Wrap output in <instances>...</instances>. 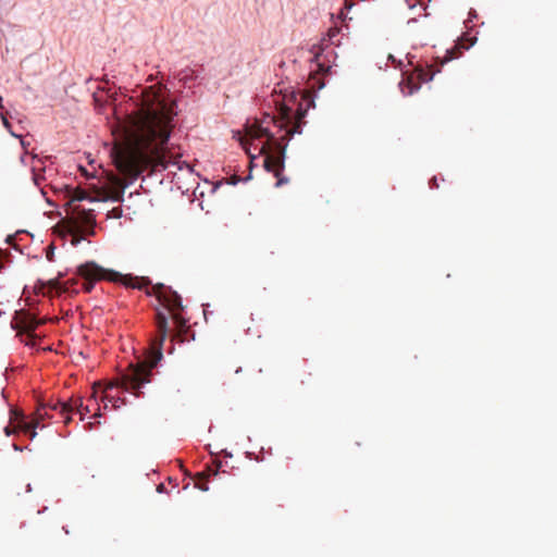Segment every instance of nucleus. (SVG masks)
Returning a JSON list of instances; mask_svg holds the SVG:
<instances>
[{"label": "nucleus", "mask_w": 557, "mask_h": 557, "mask_svg": "<svg viewBox=\"0 0 557 557\" xmlns=\"http://www.w3.org/2000/svg\"><path fill=\"white\" fill-rule=\"evenodd\" d=\"M37 327L35 318L26 312H21L15 319V329L26 333L34 332Z\"/></svg>", "instance_id": "nucleus-10"}, {"label": "nucleus", "mask_w": 557, "mask_h": 557, "mask_svg": "<svg viewBox=\"0 0 557 557\" xmlns=\"http://www.w3.org/2000/svg\"><path fill=\"white\" fill-rule=\"evenodd\" d=\"M174 102L162 99L151 88L144 96L141 107L127 115L123 124V141L112 148L116 169L126 177L136 180L148 166L176 164V157L165 145L174 127Z\"/></svg>", "instance_id": "nucleus-1"}, {"label": "nucleus", "mask_w": 557, "mask_h": 557, "mask_svg": "<svg viewBox=\"0 0 557 557\" xmlns=\"http://www.w3.org/2000/svg\"><path fill=\"white\" fill-rule=\"evenodd\" d=\"M320 57H321V53H320V52H317V53L314 54V61H315L317 66L319 67V70H320L321 72H327V71H330V66H325L323 63H321V61H320Z\"/></svg>", "instance_id": "nucleus-18"}, {"label": "nucleus", "mask_w": 557, "mask_h": 557, "mask_svg": "<svg viewBox=\"0 0 557 557\" xmlns=\"http://www.w3.org/2000/svg\"><path fill=\"white\" fill-rule=\"evenodd\" d=\"M475 42V38H461L454 48L446 51L445 57L436 58V62H438V66L434 69V64L428 65V69H423L422 66H418L414 69V72L407 77L404 83L405 86L401 88L405 95H412L420 88L421 83L430 82L435 73L440 72V67L451 61L453 59L461 55L462 50L469 49Z\"/></svg>", "instance_id": "nucleus-5"}, {"label": "nucleus", "mask_w": 557, "mask_h": 557, "mask_svg": "<svg viewBox=\"0 0 557 557\" xmlns=\"http://www.w3.org/2000/svg\"><path fill=\"white\" fill-rule=\"evenodd\" d=\"M70 216L65 220L67 233L71 235L73 246L78 245L85 236L95 234L96 219L94 210L79 206L70 208Z\"/></svg>", "instance_id": "nucleus-6"}, {"label": "nucleus", "mask_w": 557, "mask_h": 557, "mask_svg": "<svg viewBox=\"0 0 557 557\" xmlns=\"http://www.w3.org/2000/svg\"><path fill=\"white\" fill-rule=\"evenodd\" d=\"M83 173L87 175V171L85 169H82Z\"/></svg>", "instance_id": "nucleus-23"}, {"label": "nucleus", "mask_w": 557, "mask_h": 557, "mask_svg": "<svg viewBox=\"0 0 557 557\" xmlns=\"http://www.w3.org/2000/svg\"><path fill=\"white\" fill-rule=\"evenodd\" d=\"M156 325L158 336L152 341L147 357L135 364L131 363L126 371L121 375L120 380L116 383H110L104 389V393H108V391L119 386L123 391L131 392L136 396H140L143 394L141 388L145 384L151 382L152 370L163 357L162 346L169 334L168 317L161 311H158L156 314ZM103 400L111 403L112 408L114 409L120 408V406L124 404L121 398H115L113 396L109 397L108 394L104 395ZM107 408L108 403H104V409Z\"/></svg>", "instance_id": "nucleus-3"}, {"label": "nucleus", "mask_w": 557, "mask_h": 557, "mask_svg": "<svg viewBox=\"0 0 557 557\" xmlns=\"http://www.w3.org/2000/svg\"><path fill=\"white\" fill-rule=\"evenodd\" d=\"M70 404L72 405L71 412H73L74 410L77 411L81 414L82 419L84 418V416L91 411L90 406L84 405L83 399L81 397L71 398Z\"/></svg>", "instance_id": "nucleus-13"}, {"label": "nucleus", "mask_w": 557, "mask_h": 557, "mask_svg": "<svg viewBox=\"0 0 557 557\" xmlns=\"http://www.w3.org/2000/svg\"><path fill=\"white\" fill-rule=\"evenodd\" d=\"M337 33H338V29H337V28H331V29L329 30V36H330V37H333V36H335Z\"/></svg>", "instance_id": "nucleus-20"}, {"label": "nucleus", "mask_w": 557, "mask_h": 557, "mask_svg": "<svg viewBox=\"0 0 557 557\" xmlns=\"http://www.w3.org/2000/svg\"><path fill=\"white\" fill-rule=\"evenodd\" d=\"M172 319L176 325V329L178 332H183L186 327V319L180 313V311H172Z\"/></svg>", "instance_id": "nucleus-16"}, {"label": "nucleus", "mask_w": 557, "mask_h": 557, "mask_svg": "<svg viewBox=\"0 0 557 557\" xmlns=\"http://www.w3.org/2000/svg\"><path fill=\"white\" fill-rule=\"evenodd\" d=\"M242 145H243V146H244V148L247 150V152L250 154L249 149L246 147V141H245V140H242Z\"/></svg>", "instance_id": "nucleus-22"}, {"label": "nucleus", "mask_w": 557, "mask_h": 557, "mask_svg": "<svg viewBox=\"0 0 557 557\" xmlns=\"http://www.w3.org/2000/svg\"><path fill=\"white\" fill-rule=\"evenodd\" d=\"M10 413H11V416H10V422H11V423H16V425H15L13 429H11V428H10V425H8V426H5V428H4V433H5V435H8V436H10V435H11V434H13V433H16L17 431H22V430L18 428V423H20V421H21V418H20V417H17V419H13V420H12V416H13L12 410L10 411Z\"/></svg>", "instance_id": "nucleus-17"}, {"label": "nucleus", "mask_w": 557, "mask_h": 557, "mask_svg": "<svg viewBox=\"0 0 557 557\" xmlns=\"http://www.w3.org/2000/svg\"><path fill=\"white\" fill-rule=\"evenodd\" d=\"M305 115L306 111L299 108L293 116L292 109L286 106L281 108L278 117L268 115L267 119L272 121L274 124H277L281 129L286 128L285 134L280 138L275 137V135L263 125L265 120L262 122L256 121L246 127V136L250 139L259 140L261 138H265V140L260 145L259 153L264 154V169L268 172H272L277 178L276 186H281L287 182L286 178L281 177V173L284 169V156L286 148V144H283V141L288 140L294 134L301 133V125L305 123Z\"/></svg>", "instance_id": "nucleus-2"}, {"label": "nucleus", "mask_w": 557, "mask_h": 557, "mask_svg": "<svg viewBox=\"0 0 557 557\" xmlns=\"http://www.w3.org/2000/svg\"><path fill=\"white\" fill-rule=\"evenodd\" d=\"M418 21L416 18H412L410 21H408V25L411 26L413 24H416Z\"/></svg>", "instance_id": "nucleus-21"}, {"label": "nucleus", "mask_w": 557, "mask_h": 557, "mask_svg": "<svg viewBox=\"0 0 557 557\" xmlns=\"http://www.w3.org/2000/svg\"><path fill=\"white\" fill-rule=\"evenodd\" d=\"M85 199H89L91 201L95 200V198H90L88 196V193L85 189L75 188L72 190V196H71V200L69 201V206H70V208H72V207H74L73 206L74 201H81V200H85Z\"/></svg>", "instance_id": "nucleus-14"}, {"label": "nucleus", "mask_w": 557, "mask_h": 557, "mask_svg": "<svg viewBox=\"0 0 557 557\" xmlns=\"http://www.w3.org/2000/svg\"><path fill=\"white\" fill-rule=\"evenodd\" d=\"M76 274L83 278L82 288L85 293H90L95 284L99 281L107 280L110 282H120L126 287L143 289L148 287L151 282L144 276L123 275L113 270H108L96 263L87 261L77 267Z\"/></svg>", "instance_id": "nucleus-4"}, {"label": "nucleus", "mask_w": 557, "mask_h": 557, "mask_svg": "<svg viewBox=\"0 0 557 557\" xmlns=\"http://www.w3.org/2000/svg\"><path fill=\"white\" fill-rule=\"evenodd\" d=\"M12 420L21 418L18 423V428L29 436L30 440H34L37 435L36 429L40 425L41 421L46 419H52L53 416L50 414V411L47 409L45 404H40L37 407L36 412L32 416L30 421H25V416L21 410L12 409Z\"/></svg>", "instance_id": "nucleus-7"}, {"label": "nucleus", "mask_w": 557, "mask_h": 557, "mask_svg": "<svg viewBox=\"0 0 557 557\" xmlns=\"http://www.w3.org/2000/svg\"><path fill=\"white\" fill-rule=\"evenodd\" d=\"M106 174V182L101 187H95L98 197L102 199H111L113 201H122L127 184L125 181L112 172H102Z\"/></svg>", "instance_id": "nucleus-8"}, {"label": "nucleus", "mask_w": 557, "mask_h": 557, "mask_svg": "<svg viewBox=\"0 0 557 557\" xmlns=\"http://www.w3.org/2000/svg\"><path fill=\"white\" fill-rule=\"evenodd\" d=\"M148 294H153L170 312L183 309L181 296L171 287L157 284L152 287V293L148 292Z\"/></svg>", "instance_id": "nucleus-9"}, {"label": "nucleus", "mask_w": 557, "mask_h": 557, "mask_svg": "<svg viewBox=\"0 0 557 557\" xmlns=\"http://www.w3.org/2000/svg\"><path fill=\"white\" fill-rule=\"evenodd\" d=\"M78 283L76 278L67 280L61 283L59 280H50L48 282L49 286L58 292L66 293L70 290H74V286Z\"/></svg>", "instance_id": "nucleus-12"}, {"label": "nucleus", "mask_w": 557, "mask_h": 557, "mask_svg": "<svg viewBox=\"0 0 557 557\" xmlns=\"http://www.w3.org/2000/svg\"><path fill=\"white\" fill-rule=\"evenodd\" d=\"M40 404H45L49 411H58L61 416H65L64 423L67 424L71 421V417L69 413L71 412V404L69 401H60V400H49V401H40Z\"/></svg>", "instance_id": "nucleus-11"}, {"label": "nucleus", "mask_w": 557, "mask_h": 557, "mask_svg": "<svg viewBox=\"0 0 557 557\" xmlns=\"http://www.w3.org/2000/svg\"><path fill=\"white\" fill-rule=\"evenodd\" d=\"M210 473H211V470H209L208 472L202 471V472L197 473L195 486L203 492H207L209 490V487H208V484L206 481H207L208 476L210 475Z\"/></svg>", "instance_id": "nucleus-15"}, {"label": "nucleus", "mask_w": 557, "mask_h": 557, "mask_svg": "<svg viewBox=\"0 0 557 557\" xmlns=\"http://www.w3.org/2000/svg\"><path fill=\"white\" fill-rule=\"evenodd\" d=\"M121 210L119 208H115L111 211V214L109 216L120 218Z\"/></svg>", "instance_id": "nucleus-19"}]
</instances>
